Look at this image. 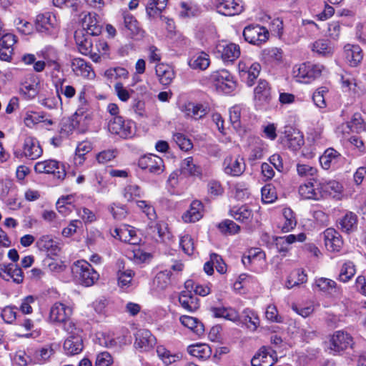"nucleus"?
Here are the masks:
<instances>
[{
    "mask_svg": "<svg viewBox=\"0 0 366 366\" xmlns=\"http://www.w3.org/2000/svg\"><path fill=\"white\" fill-rule=\"evenodd\" d=\"M95 49L97 52H94V48H92L90 59L94 62H99L101 57L109 54V45L105 40L99 39L95 43Z\"/></svg>",
    "mask_w": 366,
    "mask_h": 366,
    "instance_id": "obj_51",
    "label": "nucleus"
},
{
    "mask_svg": "<svg viewBox=\"0 0 366 366\" xmlns=\"http://www.w3.org/2000/svg\"><path fill=\"white\" fill-rule=\"evenodd\" d=\"M180 110L187 118L199 120L203 119L210 109L207 104L187 102L180 106Z\"/></svg>",
    "mask_w": 366,
    "mask_h": 366,
    "instance_id": "obj_15",
    "label": "nucleus"
},
{
    "mask_svg": "<svg viewBox=\"0 0 366 366\" xmlns=\"http://www.w3.org/2000/svg\"><path fill=\"white\" fill-rule=\"evenodd\" d=\"M243 36L248 43L260 46L269 39V34L265 27L259 24H251L244 29Z\"/></svg>",
    "mask_w": 366,
    "mask_h": 366,
    "instance_id": "obj_9",
    "label": "nucleus"
},
{
    "mask_svg": "<svg viewBox=\"0 0 366 366\" xmlns=\"http://www.w3.org/2000/svg\"><path fill=\"white\" fill-rule=\"evenodd\" d=\"M339 229L345 233H350L354 232L357 227V217L352 212H347L339 220Z\"/></svg>",
    "mask_w": 366,
    "mask_h": 366,
    "instance_id": "obj_39",
    "label": "nucleus"
},
{
    "mask_svg": "<svg viewBox=\"0 0 366 366\" xmlns=\"http://www.w3.org/2000/svg\"><path fill=\"white\" fill-rule=\"evenodd\" d=\"M64 330L69 335L63 345L65 352L69 355L80 353L83 349L82 330L75 323H68Z\"/></svg>",
    "mask_w": 366,
    "mask_h": 366,
    "instance_id": "obj_2",
    "label": "nucleus"
},
{
    "mask_svg": "<svg viewBox=\"0 0 366 366\" xmlns=\"http://www.w3.org/2000/svg\"><path fill=\"white\" fill-rule=\"evenodd\" d=\"M296 225L297 220L292 210L290 208H284L277 223L278 229L283 233H287L292 231Z\"/></svg>",
    "mask_w": 366,
    "mask_h": 366,
    "instance_id": "obj_29",
    "label": "nucleus"
},
{
    "mask_svg": "<svg viewBox=\"0 0 366 366\" xmlns=\"http://www.w3.org/2000/svg\"><path fill=\"white\" fill-rule=\"evenodd\" d=\"M265 253L259 248H253L243 254L242 264L256 272H261L266 267Z\"/></svg>",
    "mask_w": 366,
    "mask_h": 366,
    "instance_id": "obj_8",
    "label": "nucleus"
},
{
    "mask_svg": "<svg viewBox=\"0 0 366 366\" xmlns=\"http://www.w3.org/2000/svg\"><path fill=\"white\" fill-rule=\"evenodd\" d=\"M179 320L184 327L189 328L195 334L200 335L204 332V325L197 318L188 315H182L180 317Z\"/></svg>",
    "mask_w": 366,
    "mask_h": 366,
    "instance_id": "obj_48",
    "label": "nucleus"
},
{
    "mask_svg": "<svg viewBox=\"0 0 366 366\" xmlns=\"http://www.w3.org/2000/svg\"><path fill=\"white\" fill-rule=\"evenodd\" d=\"M299 194L305 199L320 200L322 198V191L318 189V184L317 188H315L312 182L301 184L299 187Z\"/></svg>",
    "mask_w": 366,
    "mask_h": 366,
    "instance_id": "obj_38",
    "label": "nucleus"
},
{
    "mask_svg": "<svg viewBox=\"0 0 366 366\" xmlns=\"http://www.w3.org/2000/svg\"><path fill=\"white\" fill-rule=\"evenodd\" d=\"M35 26L39 32L53 34L57 32L59 21L53 13L45 12L37 15Z\"/></svg>",
    "mask_w": 366,
    "mask_h": 366,
    "instance_id": "obj_14",
    "label": "nucleus"
},
{
    "mask_svg": "<svg viewBox=\"0 0 366 366\" xmlns=\"http://www.w3.org/2000/svg\"><path fill=\"white\" fill-rule=\"evenodd\" d=\"M156 75L163 85H169L175 77L173 68L167 64H158L155 66Z\"/></svg>",
    "mask_w": 366,
    "mask_h": 366,
    "instance_id": "obj_35",
    "label": "nucleus"
},
{
    "mask_svg": "<svg viewBox=\"0 0 366 366\" xmlns=\"http://www.w3.org/2000/svg\"><path fill=\"white\" fill-rule=\"evenodd\" d=\"M86 33L92 35H98L101 33V26L97 20V14L96 13L89 12L85 14L81 19V29Z\"/></svg>",
    "mask_w": 366,
    "mask_h": 366,
    "instance_id": "obj_34",
    "label": "nucleus"
},
{
    "mask_svg": "<svg viewBox=\"0 0 366 366\" xmlns=\"http://www.w3.org/2000/svg\"><path fill=\"white\" fill-rule=\"evenodd\" d=\"M209 56L204 51H197L188 59L189 66L194 70L204 71L209 67Z\"/></svg>",
    "mask_w": 366,
    "mask_h": 366,
    "instance_id": "obj_31",
    "label": "nucleus"
},
{
    "mask_svg": "<svg viewBox=\"0 0 366 366\" xmlns=\"http://www.w3.org/2000/svg\"><path fill=\"white\" fill-rule=\"evenodd\" d=\"M108 129L112 134L120 138L130 139L136 134V124L130 119H125L121 116H117L109 120Z\"/></svg>",
    "mask_w": 366,
    "mask_h": 366,
    "instance_id": "obj_4",
    "label": "nucleus"
},
{
    "mask_svg": "<svg viewBox=\"0 0 366 366\" xmlns=\"http://www.w3.org/2000/svg\"><path fill=\"white\" fill-rule=\"evenodd\" d=\"M37 55L39 57H42L45 60L47 61L48 63L52 64H56L58 57H57V51L52 46H46L42 49L39 52L37 53Z\"/></svg>",
    "mask_w": 366,
    "mask_h": 366,
    "instance_id": "obj_63",
    "label": "nucleus"
},
{
    "mask_svg": "<svg viewBox=\"0 0 366 366\" xmlns=\"http://www.w3.org/2000/svg\"><path fill=\"white\" fill-rule=\"evenodd\" d=\"M210 311L213 317L217 318H224L232 322H237L239 320L238 312L232 307H212Z\"/></svg>",
    "mask_w": 366,
    "mask_h": 366,
    "instance_id": "obj_40",
    "label": "nucleus"
},
{
    "mask_svg": "<svg viewBox=\"0 0 366 366\" xmlns=\"http://www.w3.org/2000/svg\"><path fill=\"white\" fill-rule=\"evenodd\" d=\"M283 141L285 145L292 150L300 149L304 143L302 134L295 129L287 131Z\"/></svg>",
    "mask_w": 366,
    "mask_h": 366,
    "instance_id": "obj_43",
    "label": "nucleus"
},
{
    "mask_svg": "<svg viewBox=\"0 0 366 366\" xmlns=\"http://www.w3.org/2000/svg\"><path fill=\"white\" fill-rule=\"evenodd\" d=\"M325 244L330 252H339L343 245V241L338 232L328 228L324 232Z\"/></svg>",
    "mask_w": 366,
    "mask_h": 366,
    "instance_id": "obj_28",
    "label": "nucleus"
},
{
    "mask_svg": "<svg viewBox=\"0 0 366 366\" xmlns=\"http://www.w3.org/2000/svg\"><path fill=\"white\" fill-rule=\"evenodd\" d=\"M36 247L40 251L46 252L48 255L57 256L61 251L59 243L49 234L41 235L36 240Z\"/></svg>",
    "mask_w": 366,
    "mask_h": 366,
    "instance_id": "obj_22",
    "label": "nucleus"
},
{
    "mask_svg": "<svg viewBox=\"0 0 366 366\" xmlns=\"http://www.w3.org/2000/svg\"><path fill=\"white\" fill-rule=\"evenodd\" d=\"M138 166L153 174H160L164 170L163 159L157 155L148 154L142 156L138 161Z\"/></svg>",
    "mask_w": 366,
    "mask_h": 366,
    "instance_id": "obj_16",
    "label": "nucleus"
},
{
    "mask_svg": "<svg viewBox=\"0 0 366 366\" xmlns=\"http://www.w3.org/2000/svg\"><path fill=\"white\" fill-rule=\"evenodd\" d=\"M296 170L298 176L302 178H313L318 172L316 167L302 162L297 164Z\"/></svg>",
    "mask_w": 366,
    "mask_h": 366,
    "instance_id": "obj_59",
    "label": "nucleus"
},
{
    "mask_svg": "<svg viewBox=\"0 0 366 366\" xmlns=\"http://www.w3.org/2000/svg\"><path fill=\"white\" fill-rule=\"evenodd\" d=\"M104 76L110 82L119 79H127L129 77V71L124 67H112L104 71Z\"/></svg>",
    "mask_w": 366,
    "mask_h": 366,
    "instance_id": "obj_50",
    "label": "nucleus"
},
{
    "mask_svg": "<svg viewBox=\"0 0 366 366\" xmlns=\"http://www.w3.org/2000/svg\"><path fill=\"white\" fill-rule=\"evenodd\" d=\"M167 0H149L146 10L149 17L158 16L166 7Z\"/></svg>",
    "mask_w": 366,
    "mask_h": 366,
    "instance_id": "obj_56",
    "label": "nucleus"
},
{
    "mask_svg": "<svg viewBox=\"0 0 366 366\" xmlns=\"http://www.w3.org/2000/svg\"><path fill=\"white\" fill-rule=\"evenodd\" d=\"M156 344V339L150 332L149 330L146 329H139L135 334L134 346L136 348L142 351H149Z\"/></svg>",
    "mask_w": 366,
    "mask_h": 366,
    "instance_id": "obj_23",
    "label": "nucleus"
},
{
    "mask_svg": "<svg viewBox=\"0 0 366 366\" xmlns=\"http://www.w3.org/2000/svg\"><path fill=\"white\" fill-rule=\"evenodd\" d=\"M38 81L36 77L30 74L27 75L21 84V92L28 98H34L37 94Z\"/></svg>",
    "mask_w": 366,
    "mask_h": 366,
    "instance_id": "obj_37",
    "label": "nucleus"
},
{
    "mask_svg": "<svg viewBox=\"0 0 366 366\" xmlns=\"http://www.w3.org/2000/svg\"><path fill=\"white\" fill-rule=\"evenodd\" d=\"M189 352L198 358H205L210 355L211 350L206 344H197L189 347Z\"/></svg>",
    "mask_w": 366,
    "mask_h": 366,
    "instance_id": "obj_61",
    "label": "nucleus"
},
{
    "mask_svg": "<svg viewBox=\"0 0 366 366\" xmlns=\"http://www.w3.org/2000/svg\"><path fill=\"white\" fill-rule=\"evenodd\" d=\"M244 160L240 156H227L223 162L224 172L232 177H240L245 171Z\"/></svg>",
    "mask_w": 366,
    "mask_h": 366,
    "instance_id": "obj_17",
    "label": "nucleus"
},
{
    "mask_svg": "<svg viewBox=\"0 0 366 366\" xmlns=\"http://www.w3.org/2000/svg\"><path fill=\"white\" fill-rule=\"evenodd\" d=\"M311 49L317 54L323 56H331L334 52L330 41L325 39H320L314 41L311 45Z\"/></svg>",
    "mask_w": 366,
    "mask_h": 366,
    "instance_id": "obj_42",
    "label": "nucleus"
},
{
    "mask_svg": "<svg viewBox=\"0 0 366 366\" xmlns=\"http://www.w3.org/2000/svg\"><path fill=\"white\" fill-rule=\"evenodd\" d=\"M92 34L86 33L84 29H77L74 33V39L78 50L85 56H90L93 44Z\"/></svg>",
    "mask_w": 366,
    "mask_h": 366,
    "instance_id": "obj_24",
    "label": "nucleus"
},
{
    "mask_svg": "<svg viewBox=\"0 0 366 366\" xmlns=\"http://www.w3.org/2000/svg\"><path fill=\"white\" fill-rule=\"evenodd\" d=\"M262 56L266 61L280 64L283 59V51L277 47L267 48L262 51Z\"/></svg>",
    "mask_w": 366,
    "mask_h": 366,
    "instance_id": "obj_52",
    "label": "nucleus"
},
{
    "mask_svg": "<svg viewBox=\"0 0 366 366\" xmlns=\"http://www.w3.org/2000/svg\"><path fill=\"white\" fill-rule=\"evenodd\" d=\"M124 24L127 34L132 37L142 36L143 31L139 26L136 19L129 13H124Z\"/></svg>",
    "mask_w": 366,
    "mask_h": 366,
    "instance_id": "obj_44",
    "label": "nucleus"
},
{
    "mask_svg": "<svg viewBox=\"0 0 366 366\" xmlns=\"http://www.w3.org/2000/svg\"><path fill=\"white\" fill-rule=\"evenodd\" d=\"M157 352L159 358L166 365H171L180 359L179 355L172 354L169 350L162 346L157 347Z\"/></svg>",
    "mask_w": 366,
    "mask_h": 366,
    "instance_id": "obj_62",
    "label": "nucleus"
},
{
    "mask_svg": "<svg viewBox=\"0 0 366 366\" xmlns=\"http://www.w3.org/2000/svg\"><path fill=\"white\" fill-rule=\"evenodd\" d=\"M42 152L43 150L36 138L28 136L24 139L23 154L26 158L31 160L36 159L41 156Z\"/></svg>",
    "mask_w": 366,
    "mask_h": 366,
    "instance_id": "obj_26",
    "label": "nucleus"
},
{
    "mask_svg": "<svg viewBox=\"0 0 366 366\" xmlns=\"http://www.w3.org/2000/svg\"><path fill=\"white\" fill-rule=\"evenodd\" d=\"M274 363V358L265 350L257 353L251 360L252 366H272Z\"/></svg>",
    "mask_w": 366,
    "mask_h": 366,
    "instance_id": "obj_53",
    "label": "nucleus"
},
{
    "mask_svg": "<svg viewBox=\"0 0 366 366\" xmlns=\"http://www.w3.org/2000/svg\"><path fill=\"white\" fill-rule=\"evenodd\" d=\"M203 217V204L200 201H193L189 208L182 214V220L186 223L196 222Z\"/></svg>",
    "mask_w": 366,
    "mask_h": 366,
    "instance_id": "obj_30",
    "label": "nucleus"
},
{
    "mask_svg": "<svg viewBox=\"0 0 366 366\" xmlns=\"http://www.w3.org/2000/svg\"><path fill=\"white\" fill-rule=\"evenodd\" d=\"M185 290L182 291L179 297V301L181 306L188 312H194L199 307L198 297L192 293L194 287V282L192 280H188L184 283Z\"/></svg>",
    "mask_w": 366,
    "mask_h": 366,
    "instance_id": "obj_11",
    "label": "nucleus"
},
{
    "mask_svg": "<svg viewBox=\"0 0 366 366\" xmlns=\"http://www.w3.org/2000/svg\"><path fill=\"white\" fill-rule=\"evenodd\" d=\"M209 79L218 92L229 94L236 88L232 75L226 69L213 71Z\"/></svg>",
    "mask_w": 366,
    "mask_h": 366,
    "instance_id": "obj_5",
    "label": "nucleus"
},
{
    "mask_svg": "<svg viewBox=\"0 0 366 366\" xmlns=\"http://www.w3.org/2000/svg\"><path fill=\"white\" fill-rule=\"evenodd\" d=\"M229 214L237 222L246 225L257 223L259 221L257 210H254L248 204L233 207L229 210Z\"/></svg>",
    "mask_w": 366,
    "mask_h": 366,
    "instance_id": "obj_12",
    "label": "nucleus"
},
{
    "mask_svg": "<svg viewBox=\"0 0 366 366\" xmlns=\"http://www.w3.org/2000/svg\"><path fill=\"white\" fill-rule=\"evenodd\" d=\"M315 287L324 292L334 294L335 296H339L341 293L340 288L337 287V283L328 278L320 277L316 279Z\"/></svg>",
    "mask_w": 366,
    "mask_h": 366,
    "instance_id": "obj_41",
    "label": "nucleus"
},
{
    "mask_svg": "<svg viewBox=\"0 0 366 366\" xmlns=\"http://www.w3.org/2000/svg\"><path fill=\"white\" fill-rule=\"evenodd\" d=\"M350 127L357 132H366V121L360 113H355L350 122Z\"/></svg>",
    "mask_w": 366,
    "mask_h": 366,
    "instance_id": "obj_64",
    "label": "nucleus"
},
{
    "mask_svg": "<svg viewBox=\"0 0 366 366\" xmlns=\"http://www.w3.org/2000/svg\"><path fill=\"white\" fill-rule=\"evenodd\" d=\"M341 86L344 92H348L355 97H360L365 94V89L358 84L356 79L350 74L342 75Z\"/></svg>",
    "mask_w": 366,
    "mask_h": 366,
    "instance_id": "obj_25",
    "label": "nucleus"
},
{
    "mask_svg": "<svg viewBox=\"0 0 366 366\" xmlns=\"http://www.w3.org/2000/svg\"><path fill=\"white\" fill-rule=\"evenodd\" d=\"M72 269L79 283L85 287L94 285L99 279V273L85 260L76 261Z\"/></svg>",
    "mask_w": 366,
    "mask_h": 366,
    "instance_id": "obj_3",
    "label": "nucleus"
},
{
    "mask_svg": "<svg viewBox=\"0 0 366 366\" xmlns=\"http://www.w3.org/2000/svg\"><path fill=\"white\" fill-rule=\"evenodd\" d=\"M149 225L150 228L153 229V232H157L158 234L159 241L166 242L167 239H170L171 234L168 231L167 224L164 222H155L154 224L153 222H151Z\"/></svg>",
    "mask_w": 366,
    "mask_h": 366,
    "instance_id": "obj_60",
    "label": "nucleus"
},
{
    "mask_svg": "<svg viewBox=\"0 0 366 366\" xmlns=\"http://www.w3.org/2000/svg\"><path fill=\"white\" fill-rule=\"evenodd\" d=\"M242 320L251 331H255L260 325V320L257 313L249 308H246L242 311Z\"/></svg>",
    "mask_w": 366,
    "mask_h": 366,
    "instance_id": "obj_46",
    "label": "nucleus"
},
{
    "mask_svg": "<svg viewBox=\"0 0 366 366\" xmlns=\"http://www.w3.org/2000/svg\"><path fill=\"white\" fill-rule=\"evenodd\" d=\"M73 309L71 307L62 302H55L50 308L49 320L52 324L63 325L64 329L68 323H74L70 317L72 315Z\"/></svg>",
    "mask_w": 366,
    "mask_h": 366,
    "instance_id": "obj_6",
    "label": "nucleus"
},
{
    "mask_svg": "<svg viewBox=\"0 0 366 366\" xmlns=\"http://www.w3.org/2000/svg\"><path fill=\"white\" fill-rule=\"evenodd\" d=\"M144 194L143 190L135 184H129L122 190V195L127 202H133L137 198L143 197Z\"/></svg>",
    "mask_w": 366,
    "mask_h": 366,
    "instance_id": "obj_49",
    "label": "nucleus"
},
{
    "mask_svg": "<svg viewBox=\"0 0 366 366\" xmlns=\"http://www.w3.org/2000/svg\"><path fill=\"white\" fill-rule=\"evenodd\" d=\"M353 344L351 335L342 330L335 332L330 337L328 349L332 354L340 353Z\"/></svg>",
    "mask_w": 366,
    "mask_h": 366,
    "instance_id": "obj_10",
    "label": "nucleus"
},
{
    "mask_svg": "<svg viewBox=\"0 0 366 366\" xmlns=\"http://www.w3.org/2000/svg\"><path fill=\"white\" fill-rule=\"evenodd\" d=\"M272 98L269 84L264 79H259L254 89L253 101L255 107L259 109H266L270 105Z\"/></svg>",
    "mask_w": 366,
    "mask_h": 366,
    "instance_id": "obj_7",
    "label": "nucleus"
},
{
    "mask_svg": "<svg viewBox=\"0 0 366 366\" xmlns=\"http://www.w3.org/2000/svg\"><path fill=\"white\" fill-rule=\"evenodd\" d=\"M112 236L122 242L130 244L135 245L139 242L136 231L133 227L128 225H123L119 228H116L112 233Z\"/></svg>",
    "mask_w": 366,
    "mask_h": 366,
    "instance_id": "obj_27",
    "label": "nucleus"
},
{
    "mask_svg": "<svg viewBox=\"0 0 366 366\" xmlns=\"http://www.w3.org/2000/svg\"><path fill=\"white\" fill-rule=\"evenodd\" d=\"M77 109L74 116L76 119L79 117L84 116L89 110V104L86 98V89L83 88L78 94L77 97ZM78 119H76V122Z\"/></svg>",
    "mask_w": 366,
    "mask_h": 366,
    "instance_id": "obj_57",
    "label": "nucleus"
},
{
    "mask_svg": "<svg viewBox=\"0 0 366 366\" xmlns=\"http://www.w3.org/2000/svg\"><path fill=\"white\" fill-rule=\"evenodd\" d=\"M307 280V276L305 272L300 269L293 270L287 277L285 282V287L287 289H292L298 287Z\"/></svg>",
    "mask_w": 366,
    "mask_h": 366,
    "instance_id": "obj_47",
    "label": "nucleus"
},
{
    "mask_svg": "<svg viewBox=\"0 0 366 366\" xmlns=\"http://www.w3.org/2000/svg\"><path fill=\"white\" fill-rule=\"evenodd\" d=\"M182 172L193 176H199L202 173L201 168L194 163L193 158L189 157L182 160L181 163Z\"/></svg>",
    "mask_w": 366,
    "mask_h": 366,
    "instance_id": "obj_58",
    "label": "nucleus"
},
{
    "mask_svg": "<svg viewBox=\"0 0 366 366\" xmlns=\"http://www.w3.org/2000/svg\"><path fill=\"white\" fill-rule=\"evenodd\" d=\"M325 71L322 64L307 61L294 66L292 76L298 82L310 84L320 78Z\"/></svg>",
    "mask_w": 366,
    "mask_h": 366,
    "instance_id": "obj_1",
    "label": "nucleus"
},
{
    "mask_svg": "<svg viewBox=\"0 0 366 366\" xmlns=\"http://www.w3.org/2000/svg\"><path fill=\"white\" fill-rule=\"evenodd\" d=\"M342 185L335 180L320 182L318 183V189L322 191V198L327 195L335 197L342 192Z\"/></svg>",
    "mask_w": 366,
    "mask_h": 366,
    "instance_id": "obj_45",
    "label": "nucleus"
},
{
    "mask_svg": "<svg viewBox=\"0 0 366 366\" xmlns=\"http://www.w3.org/2000/svg\"><path fill=\"white\" fill-rule=\"evenodd\" d=\"M216 52L224 62H233L240 56V48L238 44L219 42L216 46Z\"/></svg>",
    "mask_w": 366,
    "mask_h": 366,
    "instance_id": "obj_19",
    "label": "nucleus"
},
{
    "mask_svg": "<svg viewBox=\"0 0 366 366\" xmlns=\"http://www.w3.org/2000/svg\"><path fill=\"white\" fill-rule=\"evenodd\" d=\"M329 93V89L326 86L317 88L312 94V101L315 105L320 109L327 107L326 98Z\"/></svg>",
    "mask_w": 366,
    "mask_h": 366,
    "instance_id": "obj_55",
    "label": "nucleus"
},
{
    "mask_svg": "<svg viewBox=\"0 0 366 366\" xmlns=\"http://www.w3.org/2000/svg\"><path fill=\"white\" fill-rule=\"evenodd\" d=\"M356 269L355 265L351 261L345 262L341 267L339 280L345 283L350 281L355 274Z\"/></svg>",
    "mask_w": 366,
    "mask_h": 366,
    "instance_id": "obj_54",
    "label": "nucleus"
},
{
    "mask_svg": "<svg viewBox=\"0 0 366 366\" xmlns=\"http://www.w3.org/2000/svg\"><path fill=\"white\" fill-rule=\"evenodd\" d=\"M216 9L219 14L232 16L241 14L244 6L241 0H217Z\"/></svg>",
    "mask_w": 366,
    "mask_h": 366,
    "instance_id": "obj_20",
    "label": "nucleus"
},
{
    "mask_svg": "<svg viewBox=\"0 0 366 366\" xmlns=\"http://www.w3.org/2000/svg\"><path fill=\"white\" fill-rule=\"evenodd\" d=\"M344 161L345 158L333 148L327 149L320 157V163L324 169H337Z\"/></svg>",
    "mask_w": 366,
    "mask_h": 366,
    "instance_id": "obj_21",
    "label": "nucleus"
},
{
    "mask_svg": "<svg viewBox=\"0 0 366 366\" xmlns=\"http://www.w3.org/2000/svg\"><path fill=\"white\" fill-rule=\"evenodd\" d=\"M34 170L37 173L51 174L55 178L60 180H63L66 174L64 166L55 159H47L36 162Z\"/></svg>",
    "mask_w": 366,
    "mask_h": 366,
    "instance_id": "obj_13",
    "label": "nucleus"
},
{
    "mask_svg": "<svg viewBox=\"0 0 366 366\" xmlns=\"http://www.w3.org/2000/svg\"><path fill=\"white\" fill-rule=\"evenodd\" d=\"M306 239V234L303 232L298 234H288L282 237H276L274 238L275 245L277 252L283 256L291 249V244L295 242H303Z\"/></svg>",
    "mask_w": 366,
    "mask_h": 366,
    "instance_id": "obj_18",
    "label": "nucleus"
},
{
    "mask_svg": "<svg viewBox=\"0 0 366 366\" xmlns=\"http://www.w3.org/2000/svg\"><path fill=\"white\" fill-rule=\"evenodd\" d=\"M344 54L351 66H357L362 60V50L360 46L347 44L344 46Z\"/></svg>",
    "mask_w": 366,
    "mask_h": 366,
    "instance_id": "obj_33",
    "label": "nucleus"
},
{
    "mask_svg": "<svg viewBox=\"0 0 366 366\" xmlns=\"http://www.w3.org/2000/svg\"><path fill=\"white\" fill-rule=\"evenodd\" d=\"M71 66L72 71L77 76L88 79H92L95 76L92 66L81 58L74 59L71 61Z\"/></svg>",
    "mask_w": 366,
    "mask_h": 366,
    "instance_id": "obj_32",
    "label": "nucleus"
},
{
    "mask_svg": "<svg viewBox=\"0 0 366 366\" xmlns=\"http://www.w3.org/2000/svg\"><path fill=\"white\" fill-rule=\"evenodd\" d=\"M171 276L172 273L168 269L159 272L153 280V290L157 292H161L168 288L171 285Z\"/></svg>",
    "mask_w": 366,
    "mask_h": 366,
    "instance_id": "obj_36",
    "label": "nucleus"
}]
</instances>
